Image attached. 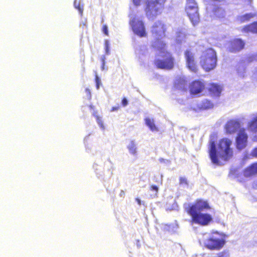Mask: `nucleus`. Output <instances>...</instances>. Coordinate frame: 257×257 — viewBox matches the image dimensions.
<instances>
[{
  "label": "nucleus",
  "instance_id": "nucleus-9",
  "mask_svg": "<svg viewBox=\"0 0 257 257\" xmlns=\"http://www.w3.org/2000/svg\"><path fill=\"white\" fill-rule=\"evenodd\" d=\"M248 136L244 128L238 132L235 138V147L238 151L246 148L247 144Z\"/></svg>",
  "mask_w": 257,
  "mask_h": 257
},
{
  "label": "nucleus",
  "instance_id": "nucleus-7",
  "mask_svg": "<svg viewBox=\"0 0 257 257\" xmlns=\"http://www.w3.org/2000/svg\"><path fill=\"white\" fill-rule=\"evenodd\" d=\"M225 241L224 239L210 236L204 241V246L210 250H219L223 247Z\"/></svg>",
  "mask_w": 257,
  "mask_h": 257
},
{
  "label": "nucleus",
  "instance_id": "nucleus-39",
  "mask_svg": "<svg viewBox=\"0 0 257 257\" xmlns=\"http://www.w3.org/2000/svg\"><path fill=\"white\" fill-rule=\"evenodd\" d=\"M97 122H98V123L99 124V125L102 128H103V123H102V122L101 121V120H100L99 119V118H98V117H97Z\"/></svg>",
  "mask_w": 257,
  "mask_h": 257
},
{
  "label": "nucleus",
  "instance_id": "nucleus-28",
  "mask_svg": "<svg viewBox=\"0 0 257 257\" xmlns=\"http://www.w3.org/2000/svg\"><path fill=\"white\" fill-rule=\"evenodd\" d=\"M102 32L105 36H108V27L106 25H103L102 27Z\"/></svg>",
  "mask_w": 257,
  "mask_h": 257
},
{
  "label": "nucleus",
  "instance_id": "nucleus-4",
  "mask_svg": "<svg viewBox=\"0 0 257 257\" xmlns=\"http://www.w3.org/2000/svg\"><path fill=\"white\" fill-rule=\"evenodd\" d=\"M217 55L214 49L209 48L205 49L200 57V65L206 72H208L216 66Z\"/></svg>",
  "mask_w": 257,
  "mask_h": 257
},
{
  "label": "nucleus",
  "instance_id": "nucleus-14",
  "mask_svg": "<svg viewBox=\"0 0 257 257\" xmlns=\"http://www.w3.org/2000/svg\"><path fill=\"white\" fill-rule=\"evenodd\" d=\"M241 125L239 121L235 119H231L228 121L225 125L226 133L228 134H232L241 130Z\"/></svg>",
  "mask_w": 257,
  "mask_h": 257
},
{
  "label": "nucleus",
  "instance_id": "nucleus-23",
  "mask_svg": "<svg viewBox=\"0 0 257 257\" xmlns=\"http://www.w3.org/2000/svg\"><path fill=\"white\" fill-rule=\"evenodd\" d=\"M248 127L254 132H257V115L254 117L249 122Z\"/></svg>",
  "mask_w": 257,
  "mask_h": 257
},
{
  "label": "nucleus",
  "instance_id": "nucleus-2",
  "mask_svg": "<svg viewBox=\"0 0 257 257\" xmlns=\"http://www.w3.org/2000/svg\"><path fill=\"white\" fill-rule=\"evenodd\" d=\"M152 46L162 54L161 58L154 61L156 67L158 69L168 70L173 69L175 59L170 52L166 51V44L162 41H156Z\"/></svg>",
  "mask_w": 257,
  "mask_h": 257
},
{
  "label": "nucleus",
  "instance_id": "nucleus-24",
  "mask_svg": "<svg viewBox=\"0 0 257 257\" xmlns=\"http://www.w3.org/2000/svg\"><path fill=\"white\" fill-rule=\"evenodd\" d=\"M255 15L251 13L245 14L239 18V21L241 23H244L248 21L251 18H253Z\"/></svg>",
  "mask_w": 257,
  "mask_h": 257
},
{
  "label": "nucleus",
  "instance_id": "nucleus-19",
  "mask_svg": "<svg viewBox=\"0 0 257 257\" xmlns=\"http://www.w3.org/2000/svg\"><path fill=\"white\" fill-rule=\"evenodd\" d=\"M241 31L242 32L246 33H257V22H254L244 26L242 28Z\"/></svg>",
  "mask_w": 257,
  "mask_h": 257
},
{
  "label": "nucleus",
  "instance_id": "nucleus-36",
  "mask_svg": "<svg viewBox=\"0 0 257 257\" xmlns=\"http://www.w3.org/2000/svg\"><path fill=\"white\" fill-rule=\"evenodd\" d=\"M141 0H133L134 4L136 6H139L141 5Z\"/></svg>",
  "mask_w": 257,
  "mask_h": 257
},
{
  "label": "nucleus",
  "instance_id": "nucleus-37",
  "mask_svg": "<svg viewBox=\"0 0 257 257\" xmlns=\"http://www.w3.org/2000/svg\"><path fill=\"white\" fill-rule=\"evenodd\" d=\"M105 50L106 53L108 52V42L107 41H105Z\"/></svg>",
  "mask_w": 257,
  "mask_h": 257
},
{
  "label": "nucleus",
  "instance_id": "nucleus-16",
  "mask_svg": "<svg viewBox=\"0 0 257 257\" xmlns=\"http://www.w3.org/2000/svg\"><path fill=\"white\" fill-rule=\"evenodd\" d=\"M209 154L210 158L213 164L217 165H221L218 159V155L216 152L215 143L213 141H212L210 143Z\"/></svg>",
  "mask_w": 257,
  "mask_h": 257
},
{
  "label": "nucleus",
  "instance_id": "nucleus-10",
  "mask_svg": "<svg viewBox=\"0 0 257 257\" xmlns=\"http://www.w3.org/2000/svg\"><path fill=\"white\" fill-rule=\"evenodd\" d=\"M187 67L192 72L196 73L198 70L197 65L195 60L194 54L190 50H187L184 52Z\"/></svg>",
  "mask_w": 257,
  "mask_h": 257
},
{
  "label": "nucleus",
  "instance_id": "nucleus-29",
  "mask_svg": "<svg viewBox=\"0 0 257 257\" xmlns=\"http://www.w3.org/2000/svg\"><path fill=\"white\" fill-rule=\"evenodd\" d=\"M251 156L257 158V147L254 148L251 152Z\"/></svg>",
  "mask_w": 257,
  "mask_h": 257
},
{
  "label": "nucleus",
  "instance_id": "nucleus-40",
  "mask_svg": "<svg viewBox=\"0 0 257 257\" xmlns=\"http://www.w3.org/2000/svg\"><path fill=\"white\" fill-rule=\"evenodd\" d=\"M136 201L137 202V203H138V204L139 205H141V201L139 198H136Z\"/></svg>",
  "mask_w": 257,
  "mask_h": 257
},
{
  "label": "nucleus",
  "instance_id": "nucleus-13",
  "mask_svg": "<svg viewBox=\"0 0 257 257\" xmlns=\"http://www.w3.org/2000/svg\"><path fill=\"white\" fill-rule=\"evenodd\" d=\"M189 91L191 95H196L201 93L205 88L203 82L200 80H195L189 84Z\"/></svg>",
  "mask_w": 257,
  "mask_h": 257
},
{
  "label": "nucleus",
  "instance_id": "nucleus-1",
  "mask_svg": "<svg viewBox=\"0 0 257 257\" xmlns=\"http://www.w3.org/2000/svg\"><path fill=\"white\" fill-rule=\"evenodd\" d=\"M210 209V207L207 201L198 199L193 204L189 205L186 207L185 210L187 214L191 216V221L192 223L206 226L212 221V217L208 213L200 212Z\"/></svg>",
  "mask_w": 257,
  "mask_h": 257
},
{
  "label": "nucleus",
  "instance_id": "nucleus-27",
  "mask_svg": "<svg viewBox=\"0 0 257 257\" xmlns=\"http://www.w3.org/2000/svg\"><path fill=\"white\" fill-rule=\"evenodd\" d=\"M179 183L181 185H188L187 179L183 177H181L179 178Z\"/></svg>",
  "mask_w": 257,
  "mask_h": 257
},
{
  "label": "nucleus",
  "instance_id": "nucleus-41",
  "mask_svg": "<svg viewBox=\"0 0 257 257\" xmlns=\"http://www.w3.org/2000/svg\"><path fill=\"white\" fill-rule=\"evenodd\" d=\"M159 160L161 163H164L165 162V160L163 158H160Z\"/></svg>",
  "mask_w": 257,
  "mask_h": 257
},
{
  "label": "nucleus",
  "instance_id": "nucleus-5",
  "mask_svg": "<svg viewBox=\"0 0 257 257\" xmlns=\"http://www.w3.org/2000/svg\"><path fill=\"white\" fill-rule=\"evenodd\" d=\"M185 11L190 21L194 26L199 23L198 7L195 0H186Z\"/></svg>",
  "mask_w": 257,
  "mask_h": 257
},
{
  "label": "nucleus",
  "instance_id": "nucleus-22",
  "mask_svg": "<svg viewBox=\"0 0 257 257\" xmlns=\"http://www.w3.org/2000/svg\"><path fill=\"white\" fill-rule=\"evenodd\" d=\"M145 123L152 131L154 132L158 131V128L156 126L154 120L153 119H151L149 117L146 118Z\"/></svg>",
  "mask_w": 257,
  "mask_h": 257
},
{
  "label": "nucleus",
  "instance_id": "nucleus-17",
  "mask_svg": "<svg viewBox=\"0 0 257 257\" xmlns=\"http://www.w3.org/2000/svg\"><path fill=\"white\" fill-rule=\"evenodd\" d=\"M257 174V162L253 163L246 167L242 171L245 178H250Z\"/></svg>",
  "mask_w": 257,
  "mask_h": 257
},
{
  "label": "nucleus",
  "instance_id": "nucleus-30",
  "mask_svg": "<svg viewBox=\"0 0 257 257\" xmlns=\"http://www.w3.org/2000/svg\"><path fill=\"white\" fill-rule=\"evenodd\" d=\"M121 104L123 106H125L128 104V101L125 97H123L121 100Z\"/></svg>",
  "mask_w": 257,
  "mask_h": 257
},
{
  "label": "nucleus",
  "instance_id": "nucleus-15",
  "mask_svg": "<svg viewBox=\"0 0 257 257\" xmlns=\"http://www.w3.org/2000/svg\"><path fill=\"white\" fill-rule=\"evenodd\" d=\"M212 13L213 17L216 20L222 21L226 18L225 10L220 6H214L212 10Z\"/></svg>",
  "mask_w": 257,
  "mask_h": 257
},
{
  "label": "nucleus",
  "instance_id": "nucleus-31",
  "mask_svg": "<svg viewBox=\"0 0 257 257\" xmlns=\"http://www.w3.org/2000/svg\"><path fill=\"white\" fill-rule=\"evenodd\" d=\"M75 7L78 10L80 14H82L83 12V8L80 6V4H78V5L76 6V3H75Z\"/></svg>",
  "mask_w": 257,
  "mask_h": 257
},
{
  "label": "nucleus",
  "instance_id": "nucleus-18",
  "mask_svg": "<svg viewBox=\"0 0 257 257\" xmlns=\"http://www.w3.org/2000/svg\"><path fill=\"white\" fill-rule=\"evenodd\" d=\"M207 90L211 96H219L221 94L222 87L217 83H211L209 84Z\"/></svg>",
  "mask_w": 257,
  "mask_h": 257
},
{
  "label": "nucleus",
  "instance_id": "nucleus-8",
  "mask_svg": "<svg viewBox=\"0 0 257 257\" xmlns=\"http://www.w3.org/2000/svg\"><path fill=\"white\" fill-rule=\"evenodd\" d=\"M130 25L134 33L140 37L147 36V33L144 22L142 20L134 18L130 22Z\"/></svg>",
  "mask_w": 257,
  "mask_h": 257
},
{
  "label": "nucleus",
  "instance_id": "nucleus-33",
  "mask_svg": "<svg viewBox=\"0 0 257 257\" xmlns=\"http://www.w3.org/2000/svg\"><path fill=\"white\" fill-rule=\"evenodd\" d=\"M105 56H102L101 58V62H102V66H101V69L102 70L104 69V65H105Z\"/></svg>",
  "mask_w": 257,
  "mask_h": 257
},
{
  "label": "nucleus",
  "instance_id": "nucleus-35",
  "mask_svg": "<svg viewBox=\"0 0 257 257\" xmlns=\"http://www.w3.org/2000/svg\"><path fill=\"white\" fill-rule=\"evenodd\" d=\"M210 2H212L214 3L220 4L224 2L225 0H208Z\"/></svg>",
  "mask_w": 257,
  "mask_h": 257
},
{
  "label": "nucleus",
  "instance_id": "nucleus-3",
  "mask_svg": "<svg viewBox=\"0 0 257 257\" xmlns=\"http://www.w3.org/2000/svg\"><path fill=\"white\" fill-rule=\"evenodd\" d=\"M166 0H145L144 11L149 19L153 20L160 15L164 9Z\"/></svg>",
  "mask_w": 257,
  "mask_h": 257
},
{
  "label": "nucleus",
  "instance_id": "nucleus-38",
  "mask_svg": "<svg viewBox=\"0 0 257 257\" xmlns=\"http://www.w3.org/2000/svg\"><path fill=\"white\" fill-rule=\"evenodd\" d=\"M119 108V106H113L111 108V111H116Z\"/></svg>",
  "mask_w": 257,
  "mask_h": 257
},
{
  "label": "nucleus",
  "instance_id": "nucleus-20",
  "mask_svg": "<svg viewBox=\"0 0 257 257\" xmlns=\"http://www.w3.org/2000/svg\"><path fill=\"white\" fill-rule=\"evenodd\" d=\"M213 104L209 100L204 99L198 105V108L202 110L208 109L213 108Z\"/></svg>",
  "mask_w": 257,
  "mask_h": 257
},
{
  "label": "nucleus",
  "instance_id": "nucleus-26",
  "mask_svg": "<svg viewBox=\"0 0 257 257\" xmlns=\"http://www.w3.org/2000/svg\"><path fill=\"white\" fill-rule=\"evenodd\" d=\"M95 81L96 83V87L97 89H98L99 88L100 85L101 84L100 79H99V77L96 75L95 76Z\"/></svg>",
  "mask_w": 257,
  "mask_h": 257
},
{
  "label": "nucleus",
  "instance_id": "nucleus-43",
  "mask_svg": "<svg viewBox=\"0 0 257 257\" xmlns=\"http://www.w3.org/2000/svg\"><path fill=\"white\" fill-rule=\"evenodd\" d=\"M254 188L255 189H257V180H256V182L254 183Z\"/></svg>",
  "mask_w": 257,
  "mask_h": 257
},
{
  "label": "nucleus",
  "instance_id": "nucleus-34",
  "mask_svg": "<svg viewBox=\"0 0 257 257\" xmlns=\"http://www.w3.org/2000/svg\"><path fill=\"white\" fill-rule=\"evenodd\" d=\"M150 189L152 191H155L156 192L158 191V187L156 185H151L150 187Z\"/></svg>",
  "mask_w": 257,
  "mask_h": 257
},
{
  "label": "nucleus",
  "instance_id": "nucleus-11",
  "mask_svg": "<svg viewBox=\"0 0 257 257\" xmlns=\"http://www.w3.org/2000/svg\"><path fill=\"white\" fill-rule=\"evenodd\" d=\"M166 31V25L161 21L156 22L151 29L152 34L157 38L164 37Z\"/></svg>",
  "mask_w": 257,
  "mask_h": 257
},
{
  "label": "nucleus",
  "instance_id": "nucleus-32",
  "mask_svg": "<svg viewBox=\"0 0 257 257\" xmlns=\"http://www.w3.org/2000/svg\"><path fill=\"white\" fill-rule=\"evenodd\" d=\"M227 253L226 252L223 251L218 254L217 257H226Z\"/></svg>",
  "mask_w": 257,
  "mask_h": 257
},
{
  "label": "nucleus",
  "instance_id": "nucleus-25",
  "mask_svg": "<svg viewBox=\"0 0 257 257\" xmlns=\"http://www.w3.org/2000/svg\"><path fill=\"white\" fill-rule=\"evenodd\" d=\"M130 152L132 154H136L137 153V148L136 145L134 142H131L130 145L127 147Z\"/></svg>",
  "mask_w": 257,
  "mask_h": 257
},
{
  "label": "nucleus",
  "instance_id": "nucleus-6",
  "mask_svg": "<svg viewBox=\"0 0 257 257\" xmlns=\"http://www.w3.org/2000/svg\"><path fill=\"white\" fill-rule=\"evenodd\" d=\"M231 144L232 141L227 138L222 139L219 142L218 149L220 151L223 152L220 155V157L224 161H228L233 156V151L230 148Z\"/></svg>",
  "mask_w": 257,
  "mask_h": 257
},
{
  "label": "nucleus",
  "instance_id": "nucleus-21",
  "mask_svg": "<svg viewBox=\"0 0 257 257\" xmlns=\"http://www.w3.org/2000/svg\"><path fill=\"white\" fill-rule=\"evenodd\" d=\"M187 85V81L183 78H179L175 84L177 89L182 91H186V86Z\"/></svg>",
  "mask_w": 257,
  "mask_h": 257
},
{
  "label": "nucleus",
  "instance_id": "nucleus-42",
  "mask_svg": "<svg viewBox=\"0 0 257 257\" xmlns=\"http://www.w3.org/2000/svg\"><path fill=\"white\" fill-rule=\"evenodd\" d=\"M85 91L87 92V93H88L89 94V95H90V90H89V89L88 88H86L85 89Z\"/></svg>",
  "mask_w": 257,
  "mask_h": 257
},
{
  "label": "nucleus",
  "instance_id": "nucleus-12",
  "mask_svg": "<svg viewBox=\"0 0 257 257\" xmlns=\"http://www.w3.org/2000/svg\"><path fill=\"white\" fill-rule=\"evenodd\" d=\"M245 43L240 38H235L229 42L228 51L231 53H236L244 49Z\"/></svg>",
  "mask_w": 257,
  "mask_h": 257
},
{
  "label": "nucleus",
  "instance_id": "nucleus-44",
  "mask_svg": "<svg viewBox=\"0 0 257 257\" xmlns=\"http://www.w3.org/2000/svg\"><path fill=\"white\" fill-rule=\"evenodd\" d=\"M238 181L239 182H243L244 181V180H243V179H242L241 178H239L238 179Z\"/></svg>",
  "mask_w": 257,
  "mask_h": 257
}]
</instances>
